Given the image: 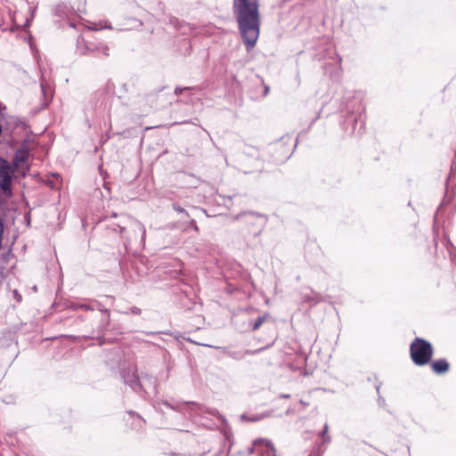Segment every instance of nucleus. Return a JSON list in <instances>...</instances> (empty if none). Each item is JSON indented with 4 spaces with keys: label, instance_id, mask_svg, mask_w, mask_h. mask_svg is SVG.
Wrapping results in <instances>:
<instances>
[{
    "label": "nucleus",
    "instance_id": "obj_13",
    "mask_svg": "<svg viewBox=\"0 0 456 456\" xmlns=\"http://www.w3.org/2000/svg\"><path fill=\"white\" fill-rule=\"evenodd\" d=\"M128 414L131 417V419H133L131 428L134 429L142 428L143 426V423H144L143 419L140 415H138L137 413L133 412V411H129Z\"/></svg>",
    "mask_w": 456,
    "mask_h": 456
},
{
    "label": "nucleus",
    "instance_id": "obj_17",
    "mask_svg": "<svg viewBox=\"0 0 456 456\" xmlns=\"http://www.w3.org/2000/svg\"><path fill=\"white\" fill-rule=\"evenodd\" d=\"M12 256H13V255L12 254V252L10 250L6 253H3L0 256V265L6 266V265L8 264V262L10 261V259Z\"/></svg>",
    "mask_w": 456,
    "mask_h": 456
},
{
    "label": "nucleus",
    "instance_id": "obj_6",
    "mask_svg": "<svg viewBox=\"0 0 456 456\" xmlns=\"http://www.w3.org/2000/svg\"><path fill=\"white\" fill-rule=\"evenodd\" d=\"M121 377L126 385L129 386L133 391L141 394L142 392L147 393V385L141 382L140 378L137 374V369L135 366H129L127 369H123Z\"/></svg>",
    "mask_w": 456,
    "mask_h": 456
},
{
    "label": "nucleus",
    "instance_id": "obj_29",
    "mask_svg": "<svg viewBox=\"0 0 456 456\" xmlns=\"http://www.w3.org/2000/svg\"><path fill=\"white\" fill-rule=\"evenodd\" d=\"M163 404L166 405L167 407L173 409V410L178 411V407L171 405L167 401H164Z\"/></svg>",
    "mask_w": 456,
    "mask_h": 456
},
{
    "label": "nucleus",
    "instance_id": "obj_20",
    "mask_svg": "<svg viewBox=\"0 0 456 456\" xmlns=\"http://www.w3.org/2000/svg\"><path fill=\"white\" fill-rule=\"evenodd\" d=\"M172 208L175 211H176L177 213H182V214H184L186 216H189V214L188 212L183 208H182L180 205L176 204V203H174L172 205Z\"/></svg>",
    "mask_w": 456,
    "mask_h": 456
},
{
    "label": "nucleus",
    "instance_id": "obj_2",
    "mask_svg": "<svg viewBox=\"0 0 456 456\" xmlns=\"http://www.w3.org/2000/svg\"><path fill=\"white\" fill-rule=\"evenodd\" d=\"M434 349L428 340L416 338L410 346V354L413 363L417 366H424L430 362Z\"/></svg>",
    "mask_w": 456,
    "mask_h": 456
},
{
    "label": "nucleus",
    "instance_id": "obj_22",
    "mask_svg": "<svg viewBox=\"0 0 456 456\" xmlns=\"http://www.w3.org/2000/svg\"><path fill=\"white\" fill-rule=\"evenodd\" d=\"M261 448H262V446H256V445H255V443H254L251 447L248 448V451L249 454L253 453L255 451H256L257 453L259 454Z\"/></svg>",
    "mask_w": 456,
    "mask_h": 456
},
{
    "label": "nucleus",
    "instance_id": "obj_31",
    "mask_svg": "<svg viewBox=\"0 0 456 456\" xmlns=\"http://www.w3.org/2000/svg\"><path fill=\"white\" fill-rule=\"evenodd\" d=\"M41 90L45 97H46V86L44 84H41Z\"/></svg>",
    "mask_w": 456,
    "mask_h": 456
},
{
    "label": "nucleus",
    "instance_id": "obj_4",
    "mask_svg": "<svg viewBox=\"0 0 456 456\" xmlns=\"http://www.w3.org/2000/svg\"><path fill=\"white\" fill-rule=\"evenodd\" d=\"M234 220L242 219L247 225L248 234L257 237L265 227L268 217L266 215L254 211L241 212L233 217Z\"/></svg>",
    "mask_w": 456,
    "mask_h": 456
},
{
    "label": "nucleus",
    "instance_id": "obj_26",
    "mask_svg": "<svg viewBox=\"0 0 456 456\" xmlns=\"http://www.w3.org/2000/svg\"><path fill=\"white\" fill-rule=\"evenodd\" d=\"M171 23L177 28H183L182 23L177 19H172Z\"/></svg>",
    "mask_w": 456,
    "mask_h": 456
},
{
    "label": "nucleus",
    "instance_id": "obj_19",
    "mask_svg": "<svg viewBox=\"0 0 456 456\" xmlns=\"http://www.w3.org/2000/svg\"><path fill=\"white\" fill-rule=\"evenodd\" d=\"M376 391L379 395V397H378V403L379 406L381 407H384L386 405V400L384 397H382L380 395H379V391H380V384L377 385L376 386Z\"/></svg>",
    "mask_w": 456,
    "mask_h": 456
},
{
    "label": "nucleus",
    "instance_id": "obj_23",
    "mask_svg": "<svg viewBox=\"0 0 456 456\" xmlns=\"http://www.w3.org/2000/svg\"><path fill=\"white\" fill-rule=\"evenodd\" d=\"M189 225L197 232H199L200 229H199V226L197 225V223L194 219H191L189 221Z\"/></svg>",
    "mask_w": 456,
    "mask_h": 456
},
{
    "label": "nucleus",
    "instance_id": "obj_12",
    "mask_svg": "<svg viewBox=\"0 0 456 456\" xmlns=\"http://www.w3.org/2000/svg\"><path fill=\"white\" fill-rule=\"evenodd\" d=\"M430 366H431L433 372L437 375L444 374L450 369V364H449L448 361L444 358L433 361L431 362Z\"/></svg>",
    "mask_w": 456,
    "mask_h": 456
},
{
    "label": "nucleus",
    "instance_id": "obj_8",
    "mask_svg": "<svg viewBox=\"0 0 456 456\" xmlns=\"http://www.w3.org/2000/svg\"><path fill=\"white\" fill-rule=\"evenodd\" d=\"M92 305H94L95 309L102 312L103 314L101 318L97 330L94 331L96 334V338H100L102 335H103L104 331L110 326V310L107 308H104L101 302L94 300V299L92 300Z\"/></svg>",
    "mask_w": 456,
    "mask_h": 456
},
{
    "label": "nucleus",
    "instance_id": "obj_7",
    "mask_svg": "<svg viewBox=\"0 0 456 456\" xmlns=\"http://www.w3.org/2000/svg\"><path fill=\"white\" fill-rule=\"evenodd\" d=\"M29 157V148L28 145L27 141H24L20 147L15 151L12 161V167H14V171L18 167H21L23 169V175H25L26 171L29 170V167L26 166L23 167V164L26 163Z\"/></svg>",
    "mask_w": 456,
    "mask_h": 456
},
{
    "label": "nucleus",
    "instance_id": "obj_28",
    "mask_svg": "<svg viewBox=\"0 0 456 456\" xmlns=\"http://www.w3.org/2000/svg\"><path fill=\"white\" fill-rule=\"evenodd\" d=\"M4 235V222L2 217L0 216V237Z\"/></svg>",
    "mask_w": 456,
    "mask_h": 456
},
{
    "label": "nucleus",
    "instance_id": "obj_9",
    "mask_svg": "<svg viewBox=\"0 0 456 456\" xmlns=\"http://www.w3.org/2000/svg\"><path fill=\"white\" fill-rule=\"evenodd\" d=\"M92 305H94L95 309L102 312L103 314L101 318L97 330L94 331L96 334V338H100L102 335H103L104 331L110 326V310L107 308H104L101 302L94 300V299L92 300Z\"/></svg>",
    "mask_w": 456,
    "mask_h": 456
},
{
    "label": "nucleus",
    "instance_id": "obj_10",
    "mask_svg": "<svg viewBox=\"0 0 456 456\" xmlns=\"http://www.w3.org/2000/svg\"><path fill=\"white\" fill-rule=\"evenodd\" d=\"M86 51H83L80 49V53L82 54L86 53H93L94 57L97 58H106L110 55V48L105 45H86Z\"/></svg>",
    "mask_w": 456,
    "mask_h": 456
},
{
    "label": "nucleus",
    "instance_id": "obj_32",
    "mask_svg": "<svg viewBox=\"0 0 456 456\" xmlns=\"http://www.w3.org/2000/svg\"><path fill=\"white\" fill-rule=\"evenodd\" d=\"M348 122H352V123L356 124L357 123V118L356 117H350L348 118Z\"/></svg>",
    "mask_w": 456,
    "mask_h": 456
},
{
    "label": "nucleus",
    "instance_id": "obj_15",
    "mask_svg": "<svg viewBox=\"0 0 456 456\" xmlns=\"http://www.w3.org/2000/svg\"><path fill=\"white\" fill-rule=\"evenodd\" d=\"M328 431H329V425H328V423H325L322 430L319 433V436L321 437H322V439H323L322 442L320 444L321 447L322 446V444H329L331 441V437H330V436L328 435Z\"/></svg>",
    "mask_w": 456,
    "mask_h": 456
},
{
    "label": "nucleus",
    "instance_id": "obj_36",
    "mask_svg": "<svg viewBox=\"0 0 456 456\" xmlns=\"http://www.w3.org/2000/svg\"><path fill=\"white\" fill-rule=\"evenodd\" d=\"M259 419H261V418L258 416H256V417H253L252 419H250L251 421H257Z\"/></svg>",
    "mask_w": 456,
    "mask_h": 456
},
{
    "label": "nucleus",
    "instance_id": "obj_25",
    "mask_svg": "<svg viewBox=\"0 0 456 456\" xmlns=\"http://www.w3.org/2000/svg\"><path fill=\"white\" fill-rule=\"evenodd\" d=\"M142 379L147 380L151 385L154 386L155 380L151 376L144 375L142 376Z\"/></svg>",
    "mask_w": 456,
    "mask_h": 456
},
{
    "label": "nucleus",
    "instance_id": "obj_40",
    "mask_svg": "<svg viewBox=\"0 0 456 456\" xmlns=\"http://www.w3.org/2000/svg\"><path fill=\"white\" fill-rule=\"evenodd\" d=\"M234 358L239 359L240 357H237V354L232 355Z\"/></svg>",
    "mask_w": 456,
    "mask_h": 456
},
{
    "label": "nucleus",
    "instance_id": "obj_5",
    "mask_svg": "<svg viewBox=\"0 0 456 456\" xmlns=\"http://www.w3.org/2000/svg\"><path fill=\"white\" fill-rule=\"evenodd\" d=\"M14 172V167L11 163L0 157V189L6 197L12 195V181Z\"/></svg>",
    "mask_w": 456,
    "mask_h": 456
},
{
    "label": "nucleus",
    "instance_id": "obj_14",
    "mask_svg": "<svg viewBox=\"0 0 456 456\" xmlns=\"http://www.w3.org/2000/svg\"><path fill=\"white\" fill-rule=\"evenodd\" d=\"M69 308L72 310H85V311H94L95 307L92 305V300L89 303H71Z\"/></svg>",
    "mask_w": 456,
    "mask_h": 456
},
{
    "label": "nucleus",
    "instance_id": "obj_38",
    "mask_svg": "<svg viewBox=\"0 0 456 456\" xmlns=\"http://www.w3.org/2000/svg\"><path fill=\"white\" fill-rule=\"evenodd\" d=\"M2 132H3V128H2V126L0 125V135L2 134Z\"/></svg>",
    "mask_w": 456,
    "mask_h": 456
},
{
    "label": "nucleus",
    "instance_id": "obj_30",
    "mask_svg": "<svg viewBox=\"0 0 456 456\" xmlns=\"http://www.w3.org/2000/svg\"><path fill=\"white\" fill-rule=\"evenodd\" d=\"M292 155V151H290V149L287 150L286 152L284 153V159H288L290 158V156Z\"/></svg>",
    "mask_w": 456,
    "mask_h": 456
},
{
    "label": "nucleus",
    "instance_id": "obj_16",
    "mask_svg": "<svg viewBox=\"0 0 456 456\" xmlns=\"http://www.w3.org/2000/svg\"><path fill=\"white\" fill-rule=\"evenodd\" d=\"M267 314L259 315L252 323H250L252 330H258L266 319Z\"/></svg>",
    "mask_w": 456,
    "mask_h": 456
},
{
    "label": "nucleus",
    "instance_id": "obj_11",
    "mask_svg": "<svg viewBox=\"0 0 456 456\" xmlns=\"http://www.w3.org/2000/svg\"><path fill=\"white\" fill-rule=\"evenodd\" d=\"M255 445L262 446L259 454L261 456H277L276 450L271 441L267 439H257L255 441Z\"/></svg>",
    "mask_w": 456,
    "mask_h": 456
},
{
    "label": "nucleus",
    "instance_id": "obj_34",
    "mask_svg": "<svg viewBox=\"0 0 456 456\" xmlns=\"http://www.w3.org/2000/svg\"><path fill=\"white\" fill-rule=\"evenodd\" d=\"M183 90V89H182V88H180V87H176V88H175V93L176 94H181Z\"/></svg>",
    "mask_w": 456,
    "mask_h": 456
},
{
    "label": "nucleus",
    "instance_id": "obj_37",
    "mask_svg": "<svg viewBox=\"0 0 456 456\" xmlns=\"http://www.w3.org/2000/svg\"><path fill=\"white\" fill-rule=\"evenodd\" d=\"M280 146H281V142H277L276 147H280Z\"/></svg>",
    "mask_w": 456,
    "mask_h": 456
},
{
    "label": "nucleus",
    "instance_id": "obj_3",
    "mask_svg": "<svg viewBox=\"0 0 456 456\" xmlns=\"http://www.w3.org/2000/svg\"><path fill=\"white\" fill-rule=\"evenodd\" d=\"M115 225L116 227H113V230L117 231V228H118L121 236L129 241L137 239L139 234H141L142 240H145L146 230L144 225L131 216H124Z\"/></svg>",
    "mask_w": 456,
    "mask_h": 456
},
{
    "label": "nucleus",
    "instance_id": "obj_35",
    "mask_svg": "<svg viewBox=\"0 0 456 456\" xmlns=\"http://www.w3.org/2000/svg\"><path fill=\"white\" fill-rule=\"evenodd\" d=\"M269 93V86H265V92H264V95H267Z\"/></svg>",
    "mask_w": 456,
    "mask_h": 456
},
{
    "label": "nucleus",
    "instance_id": "obj_24",
    "mask_svg": "<svg viewBox=\"0 0 456 456\" xmlns=\"http://www.w3.org/2000/svg\"><path fill=\"white\" fill-rule=\"evenodd\" d=\"M12 294H13V297H14V298L16 299V301L18 303L21 302L22 297H21V295L19 293V291L17 289H14L12 291Z\"/></svg>",
    "mask_w": 456,
    "mask_h": 456
},
{
    "label": "nucleus",
    "instance_id": "obj_21",
    "mask_svg": "<svg viewBox=\"0 0 456 456\" xmlns=\"http://www.w3.org/2000/svg\"><path fill=\"white\" fill-rule=\"evenodd\" d=\"M141 313H142V310L137 306H133L129 309V311L124 312V314H133L135 315H139V314H141Z\"/></svg>",
    "mask_w": 456,
    "mask_h": 456
},
{
    "label": "nucleus",
    "instance_id": "obj_33",
    "mask_svg": "<svg viewBox=\"0 0 456 456\" xmlns=\"http://www.w3.org/2000/svg\"><path fill=\"white\" fill-rule=\"evenodd\" d=\"M280 397L287 399V398L290 397V395L289 394H281V395H280Z\"/></svg>",
    "mask_w": 456,
    "mask_h": 456
},
{
    "label": "nucleus",
    "instance_id": "obj_18",
    "mask_svg": "<svg viewBox=\"0 0 456 456\" xmlns=\"http://www.w3.org/2000/svg\"><path fill=\"white\" fill-rule=\"evenodd\" d=\"M324 451H325V449H322L321 447V444H316L312 449L309 456H322V454L324 453Z\"/></svg>",
    "mask_w": 456,
    "mask_h": 456
},
{
    "label": "nucleus",
    "instance_id": "obj_1",
    "mask_svg": "<svg viewBox=\"0 0 456 456\" xmlns=\"http://www.w3.org/2000/svg\"><path fill=\"white\" fill-rule=\"evenodd\" d=\"M232 12L248 52L256 44L260 33L258 0H233Z\"/></svg>",
    "mask_w": 456,
    "mask_h": 456
},
{
    "label": "nucleus",
    "instance_id": "obj_39",
    "mask_svg": "<svg viewBox=\"0 0 456 456\" xmlns=\"http://www.w3.org/2000/svg\"><path fill=\"white\" fill-rule=\"evenodd\" d=\"M318 117L314 118V119L312 121L311 125L315 121L317 120Z\"/></svg>",
    "mask_w": 456,
    "mask_h": 456
},
{
    "label": "nucleus",
    "instance_id": "obj_27",
    "mask_svg": "<svg viewBox=\"0 0 456 456\" xmlns=\"http://www.w3.org/2000/svg\"><path fill=\"white\" fill-rule=\"evenodd\" d=\"M5 269L6 266L0 265V278H4L5 276Z\"/></svg>",
    "mask_w": 456,
    "mask_h": 456
}]
</instances>
